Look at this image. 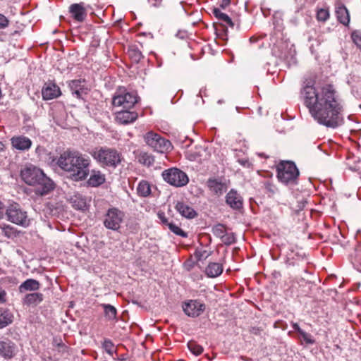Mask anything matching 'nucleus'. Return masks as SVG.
<instances>
[{"label":"nucleus","instance_id":"f257e3e1","mask_svg":"<svg viewBox=\"0 0 361 361\" xmlns=\"http://www.w3.org/2000/svg\"><path fill=\"white\" fill-rule=\"evenodd\" d=\"M300 97L310 116L319 124L335 129L343 123L344 102L334 85L303 83Z\"/></svg>","mask_w":361,"mask_h":361},{"label":"nucleus","instance_id":"864d4df0","mask_svg":"<svg viewBox=\"0 0 361 361\" xmlns=\"http://www.w3.org/2000/svg\"><path fill=\"white\" fill-rule=\"evenodd\" d=\"M205 90H206L205 89H201V90H200L199 95H200V97H202V95H203V94H204V95H205Z\"/></svg>","mask_w":361,"mask_h":361},{"label":"nucleus","instance_id":"2eb2a0df","mask_svg":"<svg viewBox=\"0 0 361 361\" xmlns=\"http://www.w3.org/2000/svg\"><path fill=\"white\" fill-rule=\"evenodd\" d=\"M226 204L234 210H240L243 207V199L235 189H231L226 195Z\"/></svg>","mask_w":361,"mask_h":361},{"label":"nucleus","instance_id":"1a4fd4ad","mask_svg":"<svg viewBox=\"0 0 361 361\" xmlns=\"http://www.w3.org/2000/svg\"><path fill=\"white\" fill-rule=\"evenodd\" d=\"M124 219V213L116 207L107 209L104 215L103 224L105 228L112 231H118Z\"/></svg>","mask_w":361,"mask_h":361},{"label":"nucleus","instance_id":"2f4dec72","mask_svg":"<svg viewBox=\"0 0 361 361\" xmlns=\"http://www.w3.org/2000/svg\"><path fill=\"white\" fill-rule=\"evenodd\" d=\"M139 161L145 166H150L154 164V159L147 153H142L139 157Z\"/></svg>","mask_w":361,"mask_h":361},{"label":"nucleus","instance_id":"4be33fe9","mask_svg":"<svg viewBox=\"0 0 361 361\" xmlns=\"http://www.w3.org/2000/svg\"><path fill=\"white\" fill-rule=\"evenodd\" d=\"M44 295L41 293H27L22 299L23 305L26 306H37L43 301Z\"/></svg>","mask_w":361,"mask_h":361},{"label":"nucleus","instance_id":"37998d69","mask_svg":"<svg viewBox=\"0 0 361 361\" xmlns=\"http://www.w3.org/2000/svg\"><path fill=\"white\" fill-rule=\"evenodd\" d=\"M8 24L9 20L8 18L3 14L0 13V30L6 28L8 27Z\"/></svg>","mask_w":361,"mask_h":361},{"label":"nucleus","instance_id":"b1692460","mask_svg":"<svg viewBox=\"0 0 361 361\" xmlns=\"http://www.w3.org/2000/svg\"><path fill=\"white\" fill-rule=\"evenodd\" d=\"M336 15L338 20L344 25L350 23V14L347 8L343 4H338L336 6Z\"/></svg>","mask_w":361,"mask_h":361},{"label":"nucleus","instance_id":"dca6fc26","mask_svg":"<svg viewBox=\"0 0 361 361\" xmlns=\"http://www.w3.org/2000/svg\"><path fill=\"white\" fill-rule=\"evenodd\" d=\"M72 94L76 98L82 99L84 94H87L88 88L86 87L85 80H73L68 85Z\"/></svg>","mask_w":361,"mask_h":361},{"label":"nucleus","instance_id":"e433bc0d","mask_svg":"<svg viewBox=\"0 0 361 361\" xmlns=\"http://www.w3.org/2000/svg\"><path fill=\"white\" fill-rule=\"evenodd\" d=\"M222 243L225 245H230L235 243V238L233 233H226L225 235L221 238Z\"/></svg>","mask_w":361,"mask_h":361},{"label":"nucleus","instance_id":"ddd939ff","mask_svg":"<svg viewBox=\"0 0 361 361\" xmlns=\"http://www.w3.org/2000/svg\"><path fill=\"white\" fill-rule=\"evenodd\" d=\"M17 351L16 344L8 338H0V355L5 359L13 357Z\"/></svg>","mask_w":361,"mask_h":361},{"label":"nucleus","instance_id":"c03bdc74","mask_svg":"<svg viewBox=\"0 0 361 361\" xmlns=\"http://www.w3.org/2000/svg\"><path fill=\"white\" fill-rule=\"evenodd\" d=\"M157 216H158L159 219L160 220V221L161 222V224H164V226H167L169 225V224L170 223L169 221V219L166 217L165 214L164 212H158Z\"/></svg>","mask_w":361,"mask_h":361},{"label":"nucleus","instance_id":"5fc2aeb1","mask_svg":"<svg viewBox=\"0 0 361 361\" xmlns=\"http://www.w3.org/2000/svg\"><path fill=\"white\" fill-rule=\"evenodd\" d=\"M159 4H160V1H159V0H158V1H156V3H154V4H153V5H154V6H158Z\"/></svg>","mask_w":361,"mask_h":361},{"label":"nucleus","instance_id":"412c9836","mask_svg":"<svg viewBox=\"0 0 361 361\" xmlns=\"http://www.w3.org/2000/svg\"><path fill=\"white\" fill-rule=\"evenodd\" d=\"M175 209L182 216L187 219H193L197 216V212L195 209L183 202H178Z\"/></svg>","mask_w":361,"mask_h":361},{"label":"nucleus","instance_id":"f03ea898","mask_svg":"<svg viewBox=\"0 0 361 361\" xmlns=\"http://www.w3.org/2000/svg\"><path fill=\"white\" fill-rule=\"evenodd\" d=\"M91 160L90 157L77 151H66L61 154L57 161L58 166L68 172L75 181L86 179L90 173Z\"/></svg>","mask_w":361,"mask_h":361},{"label":"nucleus","instance_id":"6e6552de","mask_svg":"<svg viewBox=\"0 0 361 361\" xmlns=\"http://www.w3.org/2000/svg\"><path fill=\"white\" fill-rule=\"evenodd\" d=\"M144 140L149 147L159 153H165L172 149L171 143L169 140L153 131L147 132L144 135Z\"/></svg>","mask_w":361,"mask_h":361},{"label":"nucleus","instance_id":"393cba45","mask_svg":"<svg viewBox=\"0 0 361 361\" xmlns=\"http://www.w3.org/2000/svg\"><path fill=\"white\" fill-rule=\"evenodd\" d=\"M105 175L100 171L92 170L90 176L87 180L89 185L92 187H98L105 182Z\"/></svg>","mask_w":361,"mask_h":361},{"label":"nucleus","instance_id":"f704fd0d","mask_svg":"<svg viewBox=\"0 0 361 361\" xmlns=\"http://www.w3.org/2000/svg\"><path fill=\"white\" fill-rule=\"evenodd\" d=\"M188 346L190 352L195 355H199L203 352V348L195 342H189Z\"/></svg>","mask_w":361,"mask_h":361},{"label":"nucleus","instance_id":"4c0bfd02","mask_svg":"<svg viewBox=\"0 0 361 361\" xmlns=\"http://www.w3.org/2000/svg\"><path fill=\"white\" fill-rule=\"evenodd\" d=\"M354 267L361 272V250L356 251L355 255L352 261Z\"/></svg>","mask_w":361,"mask_h":361},{"label":"nucleus","instance_id":"9d476101","mask_svg":"<svg viewBox=\"0 0 361 361\" xmlns=\"http://www.w3.org/2000/svg\"><path fill=\"white\" fill-rule=\"evenodd\" d=\"M162 177L165 181L176 187L184 186L187 185L189 181L187 174L176 168L165 170L162 173Z\"/></svg>","mask_w":361,"mask_h":361},{"label":"nucleus","instance_id":"4468645a","mask_svg":"<svg viewBox=\"0 0 361 361\" xmlns=\"http://www.w3.org/2000/svg\"><path fill=\"white\" fill-rule=\"evenodd\" d=\"M42 95L44 100H51L61 96V91L54 82H46L42 89Z\"/></svg>","mask_w":361,"mask_h":361},{"label":"nucleus","instance_id":"8fccbe9b","mask_svg":"<svg viewBox=\"0 0 361 361\" xmlns=\"http://www.w3.org/2000/svg\"><path fill=\"white\" fill-rule=\"evenodd\" d=\"M58 348H59V351H61V352H66L67 350V346L63 343L62 342H59L56 344Z\"/></svg>","mask_w":361,"mask_h":361},{"label":"nucleus","instance_id":"13d9d810","mask_svg":"<svg viewBox=\"0 0 361 361\" xmlns=\"http://www.w3.org/2000/svg\"><path fill=\"white\" fill-rule=\"evenodd\" d=\"M16 33H18V32H17V31H15V32H14L13 33H12L11 35H14Z\"/></svg>","mask_w":361,"mask_h":361},{"label":"nucleus","instance_id":"39448f33","mask_svg":"<svg viewBox=\"0 0 361 361\" xmlns=\"http://www.w3.org/2000/svg\"><path fill=\"white\" fill-rule=\"evenodd\" d=\"M271 41L273 42L272 53L281 60L286 62L289 66L296 63L295 49L294 45L288 40H276L272 36Z\"/></svg>","mask_w":361,"mask_h":361},{"label":"nucleus","instance_id":"58836bf2","mask_svg":"<svg viewBox=\"0 0 361 361\" xmlns=\"http://www.w3.org/2000/svg\"><path fill=\"white\" fill-rule=\"evenodd\" d=\"M329 17V11L324 8H320L317 11V18L319 21H326Z\"/></svg>","mask_w":361,"mask_h":361},{"label":"nucleus","instance_id":"c85d7f7f","mask_svg":"<svg viewBox=\"0 0 361 361\" xmlns=\"http://www.w3.org/2000/svg\"><path fill=\"white\" fill-rule=\"evenodd\" d=\"M152 193V185L145 180H142L139 182L137 187V194L141 197H147Z\"/></svg>","mask_w":361,"mask_h":361},{"label":"nucleus","instance_id":"a211bd4d","mask_svg":"<svg viewBox=\"0 0 361 361\" xmlns=\"http://www.w3.org/2000/svg\"><path fill=\"white\" fill-rule=\"evenodd\" d=\"M69 12L73 19L78 22H83L87 17V11L82 2L71 4L69 6Z\"/></svg>","mask_w":361,"mask_h":361},{"label":"nucleus","instance_id":"3c124183","mask_svg":"<svg viewBox=\"0 0 361 361\" xmlns=\"http://www.w3.org/2000/svg\"><path fill=\"white\" fill-rule=\"evenodd\" d=\"M291 326L293 329L294 331L300 334L302 329L299 326V325L297 323L291 322Z\"/></svg>","mask_w":361,"mask_h":361},{"label":"nucleus","instance_id":"c9c22d12","mask_svg":"<svg viewBox=\"0 0 361 361\" xmlns=\"http://www.w3.org/2000/svg\"><path fill=\"white\" fill-rule=\"evenodd\" d=\"M102 348L109 355H113L114 353V344L110 339H104L102 343Z\"/></svg>","mask_w":361,"mask_h":361},{"label":"nucleus","instance_id":"bb28decb","mask_svg":"<svg viewBox=\"0 0 361 361\" xmlns=\"http://www.w3.org/2000/svg\"><path fill=\"white\" fill-rule=\"evenodd\" d=\"M223 272V266L217 262L209 263L205 269L207 276L209 278H215Z\"/></svg>","mask_w":361,"mask_h":361},{"label":"nucleus","instance_id":"4d7b16f0","mask_svg":"<svg viewBox=\"0 0 361 361\" xmlns=\"http://www.w3.org/2000/svg\"><path fill=\"white\" fill-rule=\"evenodd\" d=\"M250 42H253L254 37H250Z\"/></svg>","mask_w":361,"mask_h":361},{"label":"nucleus","instance_id":"de8ad7c7","mask_svg":"<svg viewBox=\"0 0 361 361\" xmlns=\"http://www.w3.org/2000/svg\"><path fill=\"white\" fill-rule=\"evenodd\" d=\"M238 162L240 164V165L246 168H249L251 165L249 160L246 159H238Z\"/></svg>","mask_w":361,"mask_h":361},{"label":"nucleus","instance_id":"f3484780","mask_svg":"<svg viewBox=\"0 0 361 361\" xmlns=\"http://www.w3.org/2000/svg\"><path fill=\"white\" fill-rule=\"evenodd\" d=\"M207 185L209 190L218 196L221 195L228 188L226 182L221 178H209Z\"/></svg>","mask_w":361,"mask_h":361},{"label":"nucleus","instance_id":"423d86ee","mask_svg":"<svg viewBox=\"0 0 361 361\" xmlns=\"http://www.w3.org/2000/svg\"><path fill=\"white\" fill-rule=\"evenodd\" d=\"M93 157L102 166L116 168L121 161V154L115 149L106 147L97 148Z\"/></svg>","mask_w":361,"mask_h":361},{"label":"nucleus","instance_id":"7c9ffc66","mask_svg":"<svg viewBox=\"0 0 361 361\" xmlns=\"http://www.w3.org/2000/svg\"><path fill=\"white\" fill-rule=\"evenodd\" d=\"M213 14L217 19L225 23L226 25H228L231 27H233L234 24L231 18L227 14L221 12L219 8H214L213 9Z\"/></svg>","mask_w":361,"mask_h":361},{"label":"nucleus","instance_id":"c756f323","mask_svg":"<svg viewBox=\"0 0 361 361\" xmlns=\"http://www.w3.org/2000/svg\"><path fill=\"white\" fill-rule=\"evenodd\" d=\"M104 309V317L108 321H113L116 319L117 310L115 307L110 304H102Z\"/></svg>","mask_w":361,"mask_h":361},{"label":"nucleus","instance_id":"a878e982","mask_svg":"<svg viewBox=\"0 0 361 361\" xmlns=\"http://www.w3.org/2000/svg\"><path fill=\"white\" fill-rule=\"evenodd\" d=\"M1 233L8 239H14L19 235V231L10 224L5 223L0 224Z\"/></svg>","mask_w":361,"mask_h":361},{"label":"nucleus","instance_id":"ea45409f","mask_svg":"<svg viewBox=\"0 0 361 361\" xmlns=\"http://www.w3.org/2000/svg\"><path fill=\"white\" fill-rule=\"evenodd\" d=\"M299 334L302 338L306 344L312 345L315 343V340L312 338V335L304 331L303 330Z\"/></svg>","mask_w":361,"mask_h":361},{"label":"nucleus","instance_id":"f8f14e48","mask_svg":"<svg viewBox=\"0 0 361 361\" xmlns=\"http://www.w3.org/2000/svg\"><path fill=\"white\" fill-rule=\"evenodd\" d=\"M183 310L188 317H197L203 313L205 305L198 300H189L183 303Z\"/></svg>","mask_w":361,"mask_h":361},{"label":"nucleus","instance_id":"49530a36","mask_svg":"<svg viewBox=\"0 0 361 361\" xmlns=\"http://www.w3.org/2000/svg\"><path fill=\"white\" fill-rule=\"evenodd\" d=\"M6 301V292L0 288V303H4Z\"/></svg>","mask_w":361,"mask_h":361},{"label":"nucleus","instance_id":"9b49d317","mask_svg":"<svg viewBox=\"0 0 361 361\" xmlns=\"http://www.w3.org/2000/svg\"><path fill=\"white\" fill-rule=\"evenodd\" d=\"M137 102V96L135 92H123L115 95L113 98V104L115 106H123V109H130Z\"/></svg>","mask_w":361,"mask_h":361},{"label":"nucleus","instance_id":"20e7f679","mask_svg":"<svg viewBox=\"0 0 361 361\" xmlns=\"http://www.w3.org/2000/svg\"><path fill=\"white\" fill-rule=\"evenodd\" d=\"M4 219L23 228H27L31 224V219L29 218L27 211L14 201L8 202Z\"/></svg>","mask_w":361,"mask_h":361},{"label":"nucleus","instance_id":"79ce46f5","mask_svg":"<svg viewBox=\"0 0 361 361\" xmlns=\"http://www.w3.org/2000/svg\"><path fill=\"white\" fill-rule=\"evenodd\" d=\"M130 56L134 59V61H139L142 58V54L137 49H132L130 51Z\"/></svg>","mask_w":361,"mask_h":361},{"label":"nucleus","instance_id":"603ef678","mask_svg":"<svg viewBox=\"0 0 361 361\" xmlns=\"http://www.w3.org/2000/svg\"><path fill=\"white\" fill-rule=\"evenodd\" d=\"M188 157L190 160H192V161L197 159V157L191 153H188Z\"/></svg>","mask_w":361,"mask_h":361},{"label":"nucleus","instance_id":"7ed1b4c3","mask_svg":"<svg viewBox=\"0 0 361 361\" xmlns=\"http://www.w3.org/2000/svg\"><path fill=\"white\" fill-rule=\"evenodd\" d=\"M22 180L29 185L37 186V193L44 195L54 189L53 181L39 168L27 166L20 171Z\"/></svg>","mask_w":361,"mask_h":361},{"label":"nucleus","instance_id":"aec40b11","mask_svg":"<svg viewBox=\"0 0 361 361\" xmlns=\"http://www.w3.org/2000/svg\"><path fill=\"white\" fill-rule=\"evenodd\" d=\"M137 118V114L124 109L116 114V121L121 124H128L134 122Z\"/></svg>","mask_w":361,"mask_h":361},{"label":"nucleus","instance_id":"a19ab883","mask_svg":"<svg viewBox=\"0 0 361 361\" xmlns=\"http://www.w3.org/2000/svg\"><path fill=\"white\" fill-rule=\"evenodd\" d=\"M352 39L356 46L361 49V34L358 32H353Z\"/></svg>","mask_w":361,"mask_h":361},{"label":"nucleus","instance_id":"473e14b6","mask_svg":"<svg viewBox=\"0 0 361 361\" xmlns=\"http://www.w3.org/2000/svg\"><path fill=\"white\" fill-rule=\"evenodd\" d=\"M169 229L173 232L174 234L181 236V237H187V233L184 232L178 225L173 222H170L167 226Z\"/></svg>","mask_w":361,"mask_h":361},{"label":"nucleus","instance_id":"a18cd8bd","mask_svg":"<svg viewBox=\"0 0 361 361\" xmlns=\"http://www.w3.org/2000/svg\"><path fill=\"white\" fill-rule=\"evenodd\" d=\"M6 205L0 201V219H4L6 216Z\"/></svg>","mask_w":361,"mask_h":361},{"label":"nucleus","instance_id":"72a5a7b5","mask_svg":"<svg viewBox=\"0 0 361 361\" xmlns=\"http://www.w3.org/2000/svg\"><path fill=\"white\" fill-rule=\"evenodd\" d=\"M212 233L216 237L221 239L225 235L226 231L223 224H219L213 226Z\"/></svg>","mask_w":361,"mask_h":361},{"label":"nucleus","instance_id":"6e6d98bb","mask_svg":"<svg viewBox=\"0 0 361 361\" xmlns=\"http://www.w3.org/2000/svg\"><path fill=\"white\" fill-rule=\"evenodd\" d=\"M46 361H54L53 359L51 357H48L47 360Z\"/></svg>","mask_w":361,"mask_h":361},{"label":"nucleus","instance_id":"cd10ccee","mask_svg":"<svg viewBox=\"0 0 361 361\" xmlns=\"http://www.w3.org/2000/svg\"><path fill=\"white\" fill-rule=\"evenodd\" d=\"M13 320V314L6 308H0V329H3L11 324Z\"/></svg>","mask_w":361,"mask_h":361},{"label":"nucleus","instance_id":"5701e85b","mask_svg":"<svg viewBox=\"0 0 361 361\" xmlns=\"http://www.w3.org/2000/svg\"><path fill=\"white\" fill-rule=\"evenodd\" d=\"M40 283L37 280L28 279L19 286L18 290L21 293L27 291H37L40 288Z\"/></svg>","mask_w":361,"mask_h":361},{"label":"nucleus","instance_id":"6ab92c4d","mask_svg":"<svg viewBox=\"0 0 361 361\" xmlns=\"http://www.w3.org/2000/svg\"><path fill=\"white\" fill-rule=\"evenodd\" d=\"M11 142L15 149L20 151L28 150L32 146L31 140L23 135L13 137Z\"/></svg>","mask_w":361,"mask_h":361},{"label":"nucleus","instance_id":"09e8293b","mask_svg":"<svg viewBox=\"0 0 361 361\" xmlns=\"http://www.w3.org/2000/svg\"><path fill=\"white\" fill-rule=\"evenodd\" d=\"M231 4V0H221L220 2V7L222 9H225L227 6H228Z\"/></svg>","mask_w":361,"mask_h":361},{"label":"nucleus","instance_id":"0eeeda50","mask_svg":"<svg viewBox=\"0 0 361 361\" xmlns=\"http://www.w3.org/2000/svg\"><path fill=\"white\" fill-rule=\"evenodd\" d=\"M277 178L285 184H295L299 176V171L294 162L281 161L276 166Z\"/></svg>","mask_w":361,"mask_h":361}]
</instances>
